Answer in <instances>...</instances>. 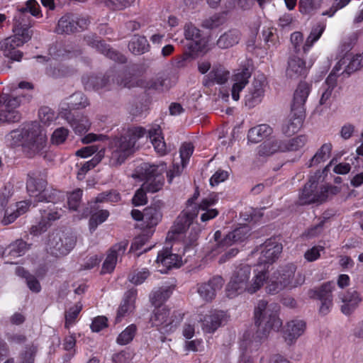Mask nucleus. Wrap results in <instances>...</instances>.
<instances>
[{
	"label": "nucleus",
	"instance_id": "49530a36",
	"mask_svg": "<svg viewBox=\"0 0 363 363\" xmlns=\"http://www.w3.org/2000/svg\"><path fill=\"white\" fill-rule=\"evenodd\" d=\"M171 294L172 291L169 288L158 289L151 294V302L156 308L161 307L160 305L169 298Z\"/></svg>",
	"mask_w": 363,
	"mask_h": 363
},
{
	"label": "nucleus",
	"instance_id": "4be33fe9",
	"mask_svg": "<svg viewBox=\"0 0 363 363\" xmlns=\"http://www.w3.org/2000/svg\"><path fill=\"white\" fill-rule=\"evenodd\" d=\"M184 35L189 40V48L192 52H202L206 48V40L201 36V31L191 23L187 24L184 28Z\"/></svg>",
	"mask_w": 363,
	"mask_h": 363
},
{
	"label": "nucleus",
	"instance_id": "a211bd4d",
	"mask_svg": "<svg viewBox=\"0 0 363 363\" xmlns=\"http://www.w3.org/2000/svg\"><path fill=\"white\" fill-rule=\"evenodd\" d=\"M181 262L180 256L172 253L171 250L165 248L158 252L155 260L156 269L160 273L165 274L172 267H179Z\"/></svg>",
	"mask_w": 363,
	"mask_h": 363
},
{
	"label": "nucleus",
	"instance_id": "a878e982",
	"mask_svg": "<svg viewBox=\"0 0 363 363\" xmlns=\"http://www.w3.org/2000/svg\"><path fill=\"white\" fill-rule=\"evenodd\" d=\"M305 113H299L291 109L290 114L282 125V133L290 136L297 133L302 126Z\"/></svg>",
	"mask_w": 363,
	"mask_h": 363
},
{
	"label": "nucleus",
	"instance_id": "5fc2aeb1",
	"mask_svg": "<svg viewBox=\"0 0 363 363\" xmlns=\"http://www.w3.org/2000/svg\"><path fill=\"white\" fill-rule=\"evenodd\" d=\"M307 142V138L305 135H298L288 141H284L286 151H297L302 148Z\"/></svg>",
	"mask_w": 363,
	"mask_h": 363
},
{
	"label": "nucleus",
	"instance_id": "393cba45",
	"mask_svg": "<svg viewBox=\"0 0 363 363\" xmlns=\"http://www.w3.org/2000/svg\"><path fill=\"white\" fill-rule=\"evenodd\" d=\"M127 244L120 242L113 245L109 250L108 254L103 264L101 272L104 274L111 273L115 269L118 258L124 255Z\"/></svg>",
	"mask_w": 363,
	"mask_h": 363
},
{
	"label": "nucleus",
	"instance_id": "052dcab7",
	"mask_svg": "<svg viewBox=\"0 0 363 363\" xmlns=\"http://www.w3.org/2000/svg\"><path fill=\"white\" fill-rule=\"evenodd\" d=\"M82 196V190L80 189H75L67 197V203L69 209L76 211L81 203V199Z\"/></svg>",
	"mask_w": 363,
	"mask_h": 363
},
{
	"label": "nucleus",
	"instance_id": "ddd939ff",
	"mask_svg": "<svg viewBox=\"0 0 363 363\" xmlns=\"http://www.w3.org/2000/svg\"><path fill=\"white\" fill-rule=\"evenodd\" d=\"M8 204V199L5 196L0 197V216L4 213V218L1 220L3 225H6L13 223L18 216L25 213L29 206V203L26 201H20L15 205H11L6 208Z\"/></svg>",
	"mask_w": 363,
	"mask_h": 363
},
{
	"label": "nucleus",
	"instance_id": "aec40b11",
	"mask_svg": "<svg viewBox=\"0 0 363 363\" xmlns=\"http://www.w3.org/2000/svg\"><path fill=\"white\" fill-rule=\"evenodd\" d=\"M223 284V279L220 276H216L208 282L199 284L197 291L204 301H210L215 298L217 291L222 289Z\"/></svg>",
	"mask_w": 363,
	"mask_h": 363
},
{
	"label": "nucleus",
	"instance_id": "ea45409f",
	"mask_svg": "<svg viewBox=\"0 0 363 363\" xmlns=\"http://www.w3.org/2000/svg\"><path fill=\"white\" fill-rule=\"evenodd\" d=\"M109 78L99 77L97 76H91L83 77L82 82L84 85V88L88 90H96L99 91L104 88H110L108 85L109 82Z\"/></svg>",
	"mask_w": 363,
	"mask_h": 363
},
{
	"label": "nucleus",
	"instance_id": "6ab92c4d",
	"mask_svg": "<svg viewBox=\"0 0 363 363\" xmlns=\"http://www.w3.org/2000/svg\"><path fill=\"white\" fill-rule=\"evenodd\" d=\"M306 323L301 320L288 321L283 328V337L287 345L294 344L305 332Z\"/></svg>",
	"mask_w": 363,
	"mask_h": 363
},
{
	"label": "nucleus",
	"instance_id": "72a5a7b5",
	"mask_svg": "<svg viewBox=\"0 0 363 363\" xmlns=\"http://www.w3.org/2000/svg\"><path fill=\"white\" fill-rule=\"evenodd\" d=\"M136 295V291L133 290L128 291L125 294L124 300L123 301L117 311V315L116 318V322H120L123 317L133 311L135 308Z\"/></svg>",
	"mask_w": 363,
	"mask_h": 363
},
{
	"label": "nucleus",
	"instance_id": "3c124183",
	"mask_svg": "<svg viewBox=\"0 0 363 363\" xmlns=\"http://www.w3.org/2000/svg\"><path fill=\"white\" fill-rule=\"evenodd\" d=\"M28 250L27 244L22 240H16L6 249L8 256L18 257L24 255Z\"/></svg>",
	"mask_w": 363,
	"mask_h": 363
},
{
	"label": "nucleus",
	"instance_id": "de8ad7c7",
	"mask_svg": "<svg viewBox=\"0 0 363 363\" xmlns=\"http://www.w3.org/2000/svg\"><path fill=\"white\" fill-rule=\"evenodd\" d=\"M150 275V272L147 268H141L133 270L128 275V280L134 285L142 284Z\"/></svg>",
	"mask_w": 363,
	"mask_h": 363
},
{
	"label": "nucleus",
	"instance_id": "e2e57ef3",
	"mask_svg": "<svg viewBox=\"0 0 363 363\" xmlns=\"http://www.w3.org/2000/svg\"><path fill=\"white\" fill-rule=\"evenodd\" d=\"M135 0H104V4L114 10H123L130 6Z\"/></svg>",
	"mask_w": 363,
	"mask_h": 363
},
{
	"label": "nucleus",
	"instance_id": "0e129e2a",
	"mask_svg": "<svg viewBox=\"0 0 363 363\" xmlns=\"http://www.w3.org/2000/svg\"><path fill=\"white\" fill-rule=\"evenodd\" d=\"M121 199L120 194L116 191H111L108 193L104 192L99 194L95 199V203H101L104 201H109L116 203Z\"/></svg>",
	"mask_w": 363,
	"mask_h": 363
},
{
	"label": "nucleus",
	"instance_id": "a18cd8bd",
	"mask_svg": "<svg viewBox=\"0 0 363 363\" xmlns=\"http://www.w3.org/2000/svg\"><path fill=\"white\" fill-rule=\"evenodd\" d=\"M18 276L26 278L27 286L33 292H39L41 289L39 281L35 277L28 274L23 267H18L16 269Z\"/></svg>",
	"mask_w": 363,
	"mask_h": 363
},
{
	"label": "nucleus",
	"instance_id": "2eb2a0df",
	"mask_svg": "<svg viewBox=\"0 0 363 363\" xmlns=\"http://www.w3.org/2000/svg\"><path fill=\"white\" fill-rule=\"evenodd\" d=\"M4 104L5 110L0 111V124L4 123H14L21 119V115L16 110L20 101L18 97L10 98L8 94L0 95V106Z\"/></svg>",
	"mask_w": 363,
	"mask_h": 363
},
{
	"label": "nucleus",
	"instance_id": "bf43d9fd",
	"mask_svg": "<svg viewBox=\"0 0 363 363\" xmlns=\"http://www.w3.org/2000/svg\"><path fill=\"white\" fill-rule=\"evenodd\" d=\"M194 149L193 145L190 143H185L181 146L179 152L182 164V169H184L189 162V158L193 154Z\"/></svg>",
	"mask_w": 363,
	"mask_h": 363
},
{
	"label": "nucleus",
	"instance_id": "f03ea898",
	"mask_svg": "<svg viewBox=\"0 0 363 363\" xmlns=\"http://www.w3.org/2000/svg\"><path fill=\"white\" fill-rule=\"evenodd\" d=\"M29 12L35 17L41 16L40 5L35 0H28L25 6L17 9V13L13 18V35L0 41V50L5 57L13 61H21L23 52L17 48L28 42L33 35V31L30 29L32 26Z\"/></svg>",
	"mask_w": 363,
	"mask_h": 363
},
{
	"label": "nucleus",
	"instance_id": "f257e3e1",
	"mask_svg": "<svg viewBox=\"0 0 363 363\" xmlns=\"http://www.w3.org/2000/svg\"><path fill=\"white\" fill-rule=\"evenodd\" d=\"M296 268L294 265L280 267L267 275L266 269L257 267L254 269L253 277L250 281L251 267L247 264H240L233 272L226 286V294L234 298L244 292L255 294L265 284L269 294H277L285 288H294L301 285L304 278L301 274L295 276Z\"/></svg>",
	"mask_w": 363,
	"mask_h": 363
},
{
	"label": "nucleus",
	"instance_id": "20e7f679",
	"mask_svg": "<svg viewBox=\"0 0 363 363\" xmlns=\"http://www.w3.org/2000/svg\"><path fill=\"white\" fill-rule=\"evenodd\" d=\"M218 195L213 193L207 197L203 199L198 206V211L191 206L193 199L188 200V206L184 210L177 218L174 226L172 228L171 233L173 234H181L186 231L191 225L194 218L197 216L199 211L201 213V220L207 222L215 218L219 213L216 208H211L218 202Z\"/></svg>",
	"mask_w": 363,
	"mask_h": 363
},
{
	"label": "nucleus",
	"instance_id": "5701e85b",
	"mask_svg": "<svg viewBox=\"0 0 363 363\" xmlns=\"http://www.w3.org/2000/svg\"><path fill=\"white\" fill-rule=\"evenodd\" d=\"M251 74L247 69L236 70L231 77V95L234 101L240 99V93L249 82Z\"/></svg>",
	"mask_w": 363,
	"mask_h": 363
},
{
	"label": "nucleus",
	"instance_id": "338daca9",
	"mask_svg": "<svg viewBox=\"0 0 363 363\" xmlns=\"http://www.w3.org/2000/svg\"><path fill=\"white\" fill-rule=\"evenodd\" d=\"M39 118L45 125H49L55 119V112L49 107H43L39 111Z\"/></svg>",
	"mask_w": 363,
	"mask_h": 363
},
{
	"label": "nucleus",
	"instance_id": "69168bd1",
	"mask_svg": "<svg viewBox=\"0 0 363 363\" xmlns=\"http://www.w3.org/2000/svg\"><path fill=\"white\" fill-rule=\"evenodd\" d=\"M68 130L65 128H57L52 133L51 137V142L55 145H60L63 143L68 136Z\"/></svg>",
	"mask_w": 363,
	"mask_h": 363
},
{
	"label": "nucleus",
	"instance_id": "6e6d98bb",
	"mask_svg": "<svg viewBox=\"0 0 363 363\" xmlns=\"http://www.w3.org/2000/svg\"><path fill=\"white\" fill-rule=\"evenodd\" d=\"M69 104L72 109H80L87 106L89 101L82 93L78 92L71 96Z\"/></svg>",
	"mask_w": 363,
	"mask_h": 363
},
{
	"label": "nucleus",
	"instance_id": "8fccbe9b",
	"mask_svg": "<svg viewBox=\"0 0 363 363\" xmlns=\"http://www.w3.org/2000/svg\"><path fill=\"white\" fill-rule=\"evenodd\" d=\"M346 57H348L349 60L342 73L345 72L350 74L363 67V53L353 57H351L350 55H346Z\"/></svg>",
	"mask_w": 363,
	"mask_h": 363
},
{
	"label": "nucleus",
	"instance_id": "c03bdc74",
	"mask_svg": "<svg viewBox=\"0 0 363 363\" xmlns=\"http://www.w3.org/2000/svg\"><path fill=\"white\" fill-rule=\"evenodd\" d=\"M105 150L104 149L99 151L97 155L91 160L85 162L79 169L77 172V178L79 180H82L84 178L85 174L88 171L91 169L94 168L102 159L104 156Z\"/></svg>",
	"mask_w": 363,
	"mask_h": 363
},
{
	"label": "nucleus",
	"instance_id": "473e14b6",
	"mask_svg": "<svg viewBox=\"0 0 363 363\" xmlns=\"http://www.w3.org/2000/svg\"><path fill=\"white\" fill-rule=\"evenodd\" d=\"M240 39V32L237 29H230L218 38L216 45L220 49H228L237 45Z\"/></svg>",
	"mask_w": 363,
	"mask_h": 363
},
{
	"label": "nucleus",
	"instance_id": "cd10ccee",
	"mask_svg": "<svg viewBox=\"0 0 363 363\" xmlns=\"http://www.w3.org/2000/svg\"><path fill=\"white\" fill-rule=\"evenodd\" d=\"M148 137L152 144L155 150L160 155H164L168 152L162 130L158 124H153L148 130Z\"/></svg>",
	"mask_w": 363,
	"mask_h": 363
},
{
	"label": "nucleus",
	"instance_id": "e433bc0d",
	"mask_svg": "<svg viewBox=\"0 0 363 363\" xmlns=\"http://www.w3.org/2000/svg\"><path fill=\"white\" fill-rule=\"evenodd\" d=\"M272 133V128L267 124H261L252 128L247 135L249 141L252 143H259L264 138L270 135Z\"/></svg>",
	"mask_w": 363,
	"mask_h": 363
},
{
	"label": "nucleus",
	"instance_id": "c85d7f7f",
	"mask_svg": "<svg viewBox=\"0 0 363 363\" xmlns=\"http://www.w3.org/2000/svg\"><path fill=\"white\" fill-rule=\"evenodd\" d=\"M85 42L90 46L95 48L102 54L106 55L108 57L113 60L122 61V56L119 57L118 54L113 50L111 49L109 46L104 43L99 37L95 35H87L84 37Z\"/></svg>",
	"mask_w": 363,
	"mask_h": 363
},
{
	"label": "nucleus",
	"instance_id": "b1692460",
	"mask_svg": "<svg viewBox=\"0 0 363 363\" xmlns=\"http://www.w3.org/2000/svg\"><path fill=\"white\" fill-rule=\"evenodd\" d=\"M310 91L311 87L308 83L300 82L294 91L291 109L299 113H305V104Z\"/></svg>",
	"mask_w": 363,
	"mask_h": 363
},
{
	"label": "nucleus",
	"instance_id": "f8f14e48",
	"mask_svg": "<svg viewBox=\"0 0 363 363\" xmlns=\"http://www.w3.org/2000/svg\"><path fill=\"white\" fill-rule=\"evenodd\" d=\"M260 256L257 267L259 269H266L267 275H269L268 267L266 264H272L278 259L282 251V245L275 239H269L259 247ZM272 274H270L271 275Z\"/></svg>",
	"mask_w": 363,
	"mask_h": 363
},
{
	"label": "nucleus",
	"instance_id": "6e6552de",
	"mask_svg": "<svg viewBox=\"0 0 363 363\" xmlns=\"http://www.w3.org/2000/svg\"><path fill=\"white\" fill-rule=\"evenodd\" d=\"M338 189L335 186L328 185L319 186L315 177H311L304 186L298 199L301 205L325 201L328 194H335Z\"/></svg>",
	"mask_w": 363,
	"mask_h": 363
},
{
	"label": "nucleus",
	"instance_id": "79ce46f5",
	"mask_svg": "<svg viewBox=\"0 0 363 363\" xmlns=\"http://www.w3.org/2000/svg\"><path fill=\"white\" fill-rule=\"evenodd\" d=\"M325 29V25L319 23L314 26L303 45L304 52H308L313 44L318 40Z\"/></svg>",
	"mask_w": 363,
	"mask_h": 363
},
{
	"label": "nucleus",
	"instance_id": "a19ab883",
	"mask_svg": "<svg viewBox=\"0 0 363 363\" xmlns=\"http://www.w3.org/2000/svg\"><path fill=\"white\" fill-rule=\"evenodd\" d=\"M130 51L135 55H141L147 52L150 45L144 36L135 35L128 44Z\"/></svg>",
	"mask_w": 363,
	"mask_h": 363
},
{
	"label": "nucleus",
	"instance_id": "39448f33",
	"mask_svg": "<svg viewBox=\"0 0 363 363\" xmlns=\"http://www.w3.org/2000/svg\"><path fill=\"white\" fill-rule=\"evenodd\" d=\"M6 140L10 145H21L28 149L30 155L40 153L46 147V137L41 133L36 122L12 130L6 136Z\"/></svg>",
	"mask_w": 363,
	"mask_h": 363
},
{
	"label": "nucleus",
	"instance_id": "680f3d73",
	"mask_svg": "<svg viewBox=\"0 0 363 363\" xmlns=\"http://www.w3.org/2000/svg\"><path fill=\"white\" fill-rule=\"evenodd\" d=\"M352 0H334L331 7L322 13L323 16H328V17H333L335 13L346 7Z\"/></svg>",
	"mask_w": 363,
	"mask_h": 363
},
{
	"label": "nucleus",
	"instance_id": "2f4dec72",
	"mask_svg": "<svg viewBox=\"0 0 363 363\" xmlns=\"http://www.w3.org/2000/svg\"><path fill=\"white\" fill-rule=\"evenodd\" d=\"M229 72L223 67L219 65L214 67L209 74L206 77L203 82L205 86H211L216 83L218 84H225L229 78Z\"/></svg>",
	"mask_w": 363,
	"mask_h": 363
},
{
	"label": "nucleus",
	"instance_id": "37998d69",
	"mask_svg": "<svg viewBox=\"0 0 363 363\" xmlns=\"http://www.w3.org/2000/svg\"><path fill=\"white\" fill-rule=\"evenodd\" d=\"M332 148L333 145L331 143L323 144L310 160L309 167L326 161L330 156Z\"/></svg>",
	"mask_w": 363,
	"mask_h": 363
},
{
	"label": "nucleus",
	"instance_id": "58836bf2",
	"mask_svg": "<svg viewBox=\"0 0 363 363\" xmlns=\"http://www.w3.org/2000/svg\"><path fill=\"white\" fill-rule=\"evenodd\" d=\"M74 14L63 16L58 21L56 32L58 34H69L77 31V26L74 23Z\"/></svg>",
	"mask_w": 363,
	"mask_h": 363
},
{
	"label": "nucleus",
	"instance_id": "4468645a",
	"mask_svg": "<svg viewBox=\"0 0 363 363\" xmlns=\"http://www.w3.org/2000/svg\"><path fill=\"white\" fill-rule=\"evenodd\" d=\"M162 206L160 201H157L144 209L143 223L140 228L147 236L152 235L155 226L162 219Z\"/></svg>",
	"mask_w": 363,
	"mask_h": 363
},
{
	"label": "nucleus",
	"instance_id": "bb28decb",
	"mask_svg": "<svg viewBox=\"0 0 363 363\" xmlns=\"http://www.w3.org/2000/svg\"><path fill=\"white\" fill-rule=\"evenodd\" d=\"M62 118L67 120L76 134H83L86 133L91 123L86 117L83 116H74L71 112L61 113Z\"/></svg>",
	"mask_w": 363,
	"mask_h": 363
},
{
	"label": "nucleus",
	"instance_id": "1a4fd4ad",
	"mask_svg": "<svg viewBox=\"0 0 363 363\" xmlns=\"http://www.w3.org/2000/svg\"><path fill=\"white\" fill-rule=\"evenodd\" d=\"M166 167L164 164L158 165L143 163L138 167V173L145 182L143 184V188L148 192L155 193L162 189L164 184L162 173Z\"/></svg>",
	"mask_w": 363,
	"mask_h": 363
},
{
	"label": "nucleus",
	"instance_id": "c9c22d12",
	"mask_svg": "<svg viewBox=\"0 0 363 363\" xmlns=\"http://www.w3.org/2000/svg\"><path fill=\"white\" fill-rule=\"evenodd\" d=\"M284 141L281 140H272L264 142L259 145L258 153L260 156H270L279 152H285Z\"/></svg>",
	"mask_w": 363,
	"mask_h": 363
},
{
	"label": "nucleus",
	"instance_id": "412c9836",
	"mask_svg": "<svg viewBox=\"0 0 363 363\" xmlns=\"http://www.w3.org/2000/svg\"><path fill=\"white\" fill-rule=\"evenodd\" d=\"M226 318L223 311H212L199 320L201 322L202 330L205 333H213L226 321Z\"/></svg>",
	"mask_w": 363,
	"mask_h": 363
},
{
	"label": "nucleus",
	"instance_id": "603ef678",
	"mask_svg": "<svg viewBox=\"0 0 363 363\" xmlns=\"http://www.w3.org/2000/svg\"><path fill=\"white\" fill-rule=\"evenodd\" d=\"M136 326L133 324L128 326L117 337L116 342L121 345H125L130 342L136 333Z\"/></svg>",
	"mask_w": 363,
	"mask_h": 363
},
{
	"label": "nucleus",
	"instance_id": "f3484780",
	"mask_svg": "<svg viewBox=\"0 0 363 363\" xmlns=\"http://www.w3.org/2000/svg\"><path fill=\"white\" fill-rule=\"evenodd\" d=\"M266 85V79L264 75L261 74L255 77L247 94L245 96V106L253 108L261 103L264 95Z\"/></svg>",
	"mask_w": 363,
	"mask_h": 363
},
{
	"label": "nucleus",
	"instance_id": "dca6fc26",
	"mask_svg": "<svg viewBox=\"0 0 363 363\" xmlns=\"http://www.w3.org/2000/svg\"><path fill=\"white\" fill-rule=\"evenodd\" d=\"M333 288V283L327 282L323 284L320 287L311 289L308 291V296L310 298L320 301L321 304L319 311L323 315L328 313L333 306L331 293Z\"/></svg>",
	"mask_w": 363,
	"mask_h": 363
},
{
	"label": "nucleus",
	"instance_id": "c756f323",
	"mask_svg": "<svg viewBox=\"0 0 363 363\" xmlns=\"http://www.w3.org/2000/svg\"><path fill=\"white\" fill-rule=\"evenodd\" d=\"M308 69L303 60L298 57H292L288 62L286 74L289 78L298 79L306 75Z\"/></svg>",
	"mask_w": 363,
	"mask_h": 363
},
{
	"label": "nucleus",
	"instance_id": "774afa93",
	"mask_svg": "<svg viewBox=\"0 0 363 363\" xmlns=\"http://www.w3.org/2000/svg\"><path fill=\"white\" fill-rule=\"evenodd\" d=\"M49 211L44 210L42 216L46 218L48 220H55L60 218L62 213L63 210L58 206H55V204H52L48 207Z\"/></svg>",
	"mask_w": 363,
	"mask_h": 363
},
{
	"label": "nucleus",
	"instance_id": "7ed1b4c3",
	"mask_svg": "<svg viewBox=\"0 0 363 363\" xmlns=\"http://www.w3.org/2000/svg\"><path fill=\"white\" fill-rule=\"evenodd\" d=\"M254 321L256 332H245L241 340L240 347L245 350H257L272 330L281 328L282 321L279 317V306L264 300L259 301L254 310Z\"/></svg>",
	"mask_w": 363,
	"mask_h": 363
},
{
	"label": "nucleus",
	"instance_id": "4d7b16f0",
	"mask_svg": "<svg viewBox=\"0 0 363 363\" xmlns=\"http://www.w3.org/2000/svg\"><path fill=\"white\" fill-rule=\"evenodd\" d=\"M225 22V18L220 14H214L206 18L203 23V27L208 29H213L218 28Z\"/></svg>",
	"mask_w": 363,
	"mask_h": 363
},
{
	"label": "nucleus",
	"instance_id": "f704fd0d",
	"mask_svg": "<svg viewBox=\"0 0 363 363\" xmlns=\"http://www.w3.org/2000/svg\"><path fill=\"white\" fill-rule=\"evenodd\" d=\"M340 298L343 303L341 306V311L345 315L351 314L362 301L359 294L355 291H347Z\"/></svg>",
	"mask_w": 363,
	"mask_h": 363
},
{
	"label": "nucleus",
	"instance_id": "09e8293b",
	"mask_svg": "<svg viewBox=\"0 0 363 363\" xmlns=\"http://www.w3.org/2000/svg\"><path fill=\"white\" fill-rule=\"evenodd\" d=\"M109 216V212L106 210H99L91 214L89 219V229L94 231L97 226L104 223Z\"/></svg>",
	"mask_w": 363,
	"mask_h": 363
},
{
	"label": "nucleus",
	"instance_id": "9d476101",
	"mask_svg": "<svg viewBox=\"0 0 363 363\" xmlns=\"http://www.w3.org/2000/svg\"><path fill=\"white\" fill-rule=\"evenodd\" d=\"M75 238L64 231H55L49 235L46 250L50 255L60 257L67 255L73 249Z\"/></svg>",
	"mask_w": 363,
	"mask_h": 363
},
{
	"label": "nucleus",
	"instance_id": "13d9d810",
	"mask_svg": "<svg viewBox=\"0 0 363 363\" xmlns=\"http://www.w3.org/2000/svg\"><path fill=\"white\" fill-rule=\"evenodd\" d=\"M199 319L196 315H194L188 320L183 326L182 334L186 339H191L195 334V326Z\"/></svg>",
	"mask_w": 363,
	"mask_h": 363
},
{
	"label": "nucleus",
	"instance_id": "423d86ee",
	"mask_svg": "<svg viewBox=\"0 0 363 363\" xmlns=\"http://www.w3.org/2000/svg\"><path fill=\"white\" fill-rule=\"evenodd\" d=\"M146 130L142 127L128 128L119 137L114 138L109 144L110 163L111 165L121 164L133 151L136 141L143 137Z\"/></svg>",
	"mask_w": 363,
	"mask_h": 363
},
{
	"label": "nucleus",
	"instance_id": "4c0bfd02",
	"mask_svg": "<svg viewBox=\"0 0 363 363\" xmlns=\"http://www.w3.org/2000/svg\"><path fill=\"white\" fill-rule=\"evenodd\" d=\"M335 76L334 74H329L324 84H323L322 87L320 89V92L321 94L320 104L321 105L329 104L330 98L332 96L333 91L335 88Z\"/></svg>",
	"mask_w": 363,
	"mask_h": 363
},
{
	"label": "nucleus",
	"instance_id": "864d4df0",
	"mask_svg": "<svg viewBox=\"0 0 363 363\" xmlns=\"http://www.w3.org/2000/svg\"><path fill=\"white\" fill-rule=\"evenodd\" d=\"M81 310L82 306L80 304H76L65 312V327L67 329H69L76 323L77 318Z\"/></svg>",
	"mask_w": 363,
	"mask_h": 363
},
{
	"label": "nucleus",
	"instance_id": "0eeeda50",
	"mask_svg": "<svg viewBox=\"0 0 363 363\" xmlns=\"http://www.w3.org/2000/svg\"><path fill=\"white\" fill-rule=\"evenodd\" d=\"M182 319L181 313L171 311L165 306L157 307L150 319L152 326L162 334H169L174 332Z\"/></svg>",
	"mask_w": 363,
	"mask_h": 363
},
{
	"label": "nucleus",
	"instance_id": "7c9ffc66",
	"mask_svg": "<svg viewBox=\"0 0 363 363\" xmlns=\"http://www.w3.org/2000/svg\"><path fill=\"white\" fill-rule=\"evenodd\" d=\"M250 235V228L247 225L240 226L229 233L221 241L219 247H230L237 242H242Z\"/></svg>",
	"mask_w": 363,
	"mask_h": 363
},
{
	"label": "nucleus",
	"instance_id": "9b49d317",
	"mask_svg": "<svg viewBox=\"0 0 363 363\" xmlns=\"http://www.w3.org/2000/svg\"><path fill=\"white\" fill-rule=\"evenodd\" d=\"M26 186L30 196L33 197L35 201L54 202L57 191L47 188V182L44 179L30 177Z\"/></svg>",
	"mask_w": 363,
	"mask_h": 363
}]
</instances>
